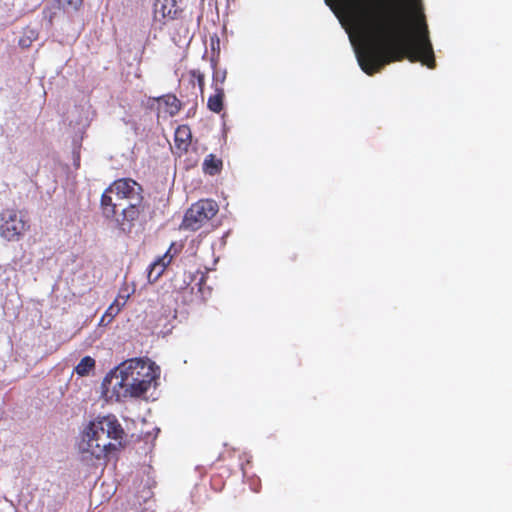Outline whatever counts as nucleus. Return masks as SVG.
<instances>
[{
	"mask_svg": "<svg viewBox=\"0 0 512 512\" xmlns=\"http://www.w3.org/2000/svg\"><path fill=\"white\" fill-rule=\"evenodd\" d=\"M241 470H244V467H243V466L241 467ZM243 475H245V471H243Z\"/></svg>",
	"mask_w": 512,
	"mask_h": 512,
	"instance_id": "obj_22",
	"label": "nucleus"
},
{
	"mask_svg": "<svg viewBox=\"0 0 512 512\" xmlns=\"http://www.w3.org/2000/svg\"><path fill=\"white\" fill-rule=\"evenodd\" d=\"M29 224L22 211L8 208L0 213V237L7 241H19Z\"/></svg>",
	"mask_w": 512,
	"mask_h": 512,
	"instance_id": "obj_5",
	"label": "nucleus"
},
{
	"mask_svg": "<svg viewBox=\"0 0 512 512\" xmlns=\"http://www.w3.org/2000/svg\"><path fill=\"white\" fill-rule=\"evenodd\" d=\"M368 75L407 58L436 66L422 0H324Z\"/></svg>",
	"mask_w": 512,
	"mask_h": 512,
	"instance_id": "obj_1",
	"label": "nucleus"
},
{
	"mask_svg": "<svg viewBox=\"0 0 512 512\" xmlns=\"http://www.w3.org/2000/svg\"><path fill=\"white\" fill-rule=\"evenodd\" d=\"M190 137V129L187 126H179L175 131V143L177 147L182 150H187Z\"/></svg>",
	"mask_w": 512,
	"mask_h": 512,
	"instance_id": "obj_11",
	"label": "nucleus"
},
{
	"mask_svg": "<svg viewBox=\"0 0 512 512\" xmlns=\"http://www.w3.org/2000/svg\"><path fill=\"white\" fill-rule=\"evenodd\" d=\"M191 74L194 78H196L197 80V83L200 87V90L203 91V88H204V79H205V76L204 74L199 71V70H193L191 71Z\"/></svg>",
	"mask_w": 512,
	"mask_h": 512,
	"instance_id": "obj_16",
	"label": "nucleus"
},
{
	"mask_svg": "<svg viewBox=\"0 0 512 512\" xmlns=\"http://www.w3.org/2000/svg\"><path fill=\"white\" fill-rule=\"evenodd\" d=\"M224 89L215 85V94L208 98L207 106L214 113H220L223 109Z\"/></svg>",
	"mask_w": 512,
	"mask_h": 512,
	"instance_id": "obj_9",
	"label": "nucleus"
},
{
	"mask_svg": "<svg viewBox=\"0 0 512 512\" xmlns=\"http://www.w3.org/2000/svg\"><path fill=\"white\" fill-rule=\"evenodd\" d=\"M160 367L149 359L132 358L119 364L103 379L105 391H112L117 397H144L157 386Z\"/></svg>",
	"mask_w": 512,
	"mask_h": 512,
	"instance_id": "obj_2",
	"label": "nucleus"
},
{
	"mask_svg": "<svg viewBox=\"0 0 512 512\" xmlns=\"http://www.w3.org/2000/svg\"><path fill=\"white\" fill-rule=\"evenodd\" d=\"M141 186L130 178L113 182L101 196L102 216L122 233H130L140 214Z\"/></svg>",
	"mask_w": 512,
	"mask_h": 512,
	"instance_id": "obj_3",
	"label": "nucleus"
},
{
	"mask_svg": "<svg viewBox=\"0 0 512 512\" xmlns=\"http://www.w3.org/2000/svg\"><path fill=\"white\" fill-rule=\"evenodd\" d=\"M217 211L218 205L215 201L209 199L199 200L185 213L181 228L196 231L214 217Z\"/></svg>",
	"mask_w": 512,
	"mask_h": 512,
	"instance_id": "obj_6",
	"label": "nucleus"
},
{
	"mask_svg": "<svg viewBox=\"0 0 512 512\" xmlns=\"http://www.w3.org/2000/svg\"><path fill=\"white\" fill-rule=\"evenodd\" d=\"M124 303H126V298H124L123 303H121V306H124Z\"/></svg>",
	"mask_w": 512,
	"mask_h": 512,
	"instance_id": "obj_21",
	"label": "nucleus"
},
{
	"mask_svg": "<svg viewBox=\"0 0 512 512\" xmlns=\"http://www.w3.org/2000/svg\"><path fill=\"white\" fill-rule=\"evenodd\" d=\"M95 367V360L90 356H85L75 367V372L79 376H86Z\"/></svg>",
	"mask_w": 512,
	"mask_h": 512,
	"instance_id": "obj_13",
	"label": "nucleus"
},
{
	"mask_svg": "<svg viewBox=\"0 0 512 512\" xmlns=\"http://www.w3.org/2000/svg\"><path fill=\"white\" fill-rule=\"evenodd\" d=\"M167 251H170V255L172 256V258L174 257L175 254L178 253L179 249L178 247L176 246V244L172 243L170 248L167 250Z\"/></svg>",
	"mask_w": 512,
	"mask_h": 512,
	"instance_id": "obj_19",
	"label": "nucleus"
},
{
	"mask_svg": "<svg viewBox=\"0 0 512 512\" xmlns=\"http://www.w3.org/2000/svg\"><path fill=\"white\" fill-rule=\"evenodd\" d=\"M181 11L178 0H153V21L160 26L173 20Z\"/></svg>",
	"mask_w": 512,
	"mask_h": 512,
	"instance_id": "obj_7",
	"label": "nucleus"
},
{
	"mask_svg": "<svg viewBox=\"0 0 512 512\" xmlns=\"http://www.w3.org/2000/svg\"><path fill=\"white\" fill-rule=\"evenodd\" d=\"M222 168V161L217 159L213 154H209L204 162L203 169L209 175H216Z\"/></svg>",
	"mask_w": 512,
	"mask_h": 512,
	"instance_id": "obj_12",
	"label": "nucleus"
},
{
	"mask_svg": "<svg viewBox=\"0 0 512 512\" xmlns=\"http://www.w3.org/2000/svg\"><path fill=\"white\" fill-rule=\"evenodd\" d=\"M158 102L164 103L170 116L176 115L181 108V103L175 95L167 94L156 98Z\"/></svg>",
	"mask_w": 512,
	"mask_h": 512,
	"instance_id": "obj_10",
	"label": "nucleus"
},
{
	"mask_svg": "<svg viewBox=\"0 0 512 512\" xmlns=\"http://www.w3.org/2000/svg\"><path fill=\"white\" fill-rule=\"evenodd\" d=\"M19 44H20V46H22V47H29V46H30V44H31V39H30V38H27V39H26V38H21V39L19 40Z\"/></svg>",
	"mask_w": 512,
	"mask_h": 512,
	"instance_id": "obj_18",
	"label": "nucleus"
},
{
	"mask_svg": "<svg viewBox=\"0 0 512 512\" xmlns=\"http://www.w3.org/2000/svg\"><path fill=\"white\" fill-rule=\"evenodd\" d=\"M226 76H227L226 69L215 70L213 72V87L215 88V85L221 86L225 82Z\"/></svg>",
	"mask_w": 512,
	"mask_h": 512,
	"instance_id": "obj_15",
	"label": "nucleus"
},
{
	"mask_svg": "<svg viewBox=\"0 0 512 512\" xmlns=\"http://www.w3.org/2000/svg\"><path fill=\"white\" fill-rule=\"evenodd\" d=\"M71 7L73 8H78L81 4H82V1L83 0H65Z\"/></svg>",
	"mask_w": 512,
	"mask_h": 512,
	"instance_id": "obj_17",
	"label": "nucleus"
},
{
	"mask_svg": "<svg viewBox=\"0 0 512 512\" xmlns=\"http://www.w3.org/2000/svg\"><path fill=\"white\" fill-rule=\"evenodd\" d=\"M124 303H126V298H124L123 303H121V306H124Z\"/></svg>",
	"mask_w": 512,
	"mask_h": 512,
	"instance_id": "obj_20",
	"label": "nucleus"
},
{
	"mask_svg": "<svg viewBox=\"0 0 512 512\" xmlns=\"http://www.w3.org/2000/svg\"><path fill=\"white\" fill-rule=\"evenodd\" d=\"M123 435L124 430L116 418H95L81 433L79 452L83 459H104L118 449Z\"/></svg>",
	"mask_w": 512,
	"mask_h": 512,
	"instance_id": "obj_4",
	"label": "nucleus"
},
{
	"mask_svg": "<svg viewBox=\"0 0 512 512\" xmlns=\"http://www.w3.org/2000/svg\"><path fill=\"white\" fill-rule=\"evenodd\" d=\"M172 261L170 251H167L162 257L151 263L147 270V278L149 283H154L163 274L167 265Z\"/></svg>",
	"mask_w": 512,
	"mask_h": 512,
	"instance_id": "obj_8",
	"label": "nucleus"
},
{
	"mask_svg": "<svg viewBox=\"0 0 512 512\" xmlns=\"http://www.w3.org/2000/svg\"><path fill=\"white\" fill-rule=\"evenodd\" d=\"M121 310V305L115 301L112 303L108 309L106 310L105 314L103 315L101 322L105 320V318H109L108 321H111Z\"/></svg>",
	"mask_w": 512,
	"mask_h": 512,
	"instance_id": "obj_14",
	"label": "nucleus"
}]
</instances>
